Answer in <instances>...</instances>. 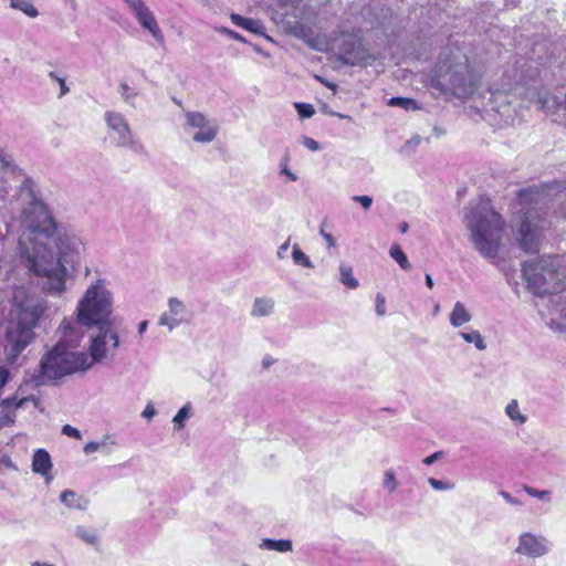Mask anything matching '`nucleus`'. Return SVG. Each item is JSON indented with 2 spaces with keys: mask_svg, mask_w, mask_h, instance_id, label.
I'll use <instances>...</instances> for the list:
<instances>
[{
  "mask_svg": "<svg viewBox=\"0 0 566 566\" xmlns=\"http://www.w3.org/2000/svg\"><path fill=\"white\" fill-rule=\"evenodd\" d=\"M51 469L52 461L49 452L44 449H38L32 458V471L48 479Z\"/></svg>",
  "mask_w": 566,
  "mask_h": 566,
  "instance_id": "f3484780",
  "label": "nucleus"
},
{
  "mask_svg": "<svg viewBox=\"0 0 566 566\" xmlns=\"http://www.w3.org/2000/svg\"><path fill=\"white\" fill-rule=\"evenodd\" d=\"M221 31L226 34H228L230 38L234 39V40H238V41H243V38L235 31H232L230 29H227V28H222Z\"/></svg>",
  "mask_w": 566,
  "mask_h": 566,
  "instance_id": "6e6d98bb",
  "label": "nucleus"
},
{
  "mask_svg": "<svg viewBox=\"0 0 566 566\" xmlns=\"http://www.w3.org/2000/svg\"><path fill=\"white\" fill-rule=\"evenodd\" d=\"M334 45L339 59L347 65H368L375 57L364 46L361 38L356 32L342 31L335 39Z\"/></svg>",
  "mask_w": 566,
  "mask_h": 566,
  "instance_id": "1a4fd4ad",
  "label": "nucleus"
},
{
  "mask_svg": "<svg viewBox=\"0 0 566 566\" xmlns=\"http://www.w3.org/2000/svg\"><path fill=\"white\" fill-rule=\"evenodd\" d=\"M112 311L113 295L107 289L105 279H97L91 283L76 306L78 322L83 323L86 328L94 327V325L106 327V323H111Z\"/></svg>",
  "mask_w": 566,
  "mask_h": 566,
  "instance_id": "423d86ee",
  "label": "nucleus"
},
{
  "mask_svg": "<svg viewBox=\"0 0 566 566\" xmlns=\"http://www.w3.org/2000/svg\"><path fill=\"white\" fill-rule=\"evenodd\" d=\"M390 106H398L406 111H416L419 108L417 102L408 97H391L388 102Z\"/></svg>",
  "mask_w": 566,
  "mask_h": 566,
  "instance_id": "c756f323",
  "label": "nucleus"
},
{
  "mask_svg": "<svg viewBox=\"0 0 566 566\" xmlns=\"http://www.w3.org/2000/svg\"><path fill=\"white\" fill-rule=\"evenodd\" d=\"M62 433L67 437H71V438H75V439H81V437H82L80 430L72 427L71 424H64L62 427Z\"/></svg>",
  "mask_w": 566,
  "mask_h": 566,
  "instance_id": "c03bdc74",
  "label": "nucleus"
},
{
  "mask_svg": "<svg viewBox=\"0 0 566 566\" xmlns=\"http://www.w3.org/2000/svg\"><path fill=\"white\" fill-rule=\"evenodd\" d=\"M118 92H119L122 99L126 104H128L133 107L135 106L134 99L138 95V93L135 90H133L126 82L119 83Z\"/></svg>",
  "mask_w": 566,
  "mask_h": 566,
  "instance_id": "c85d7f7f",
  "label": "nucleus"
},
{
  "mask_svg": "<svg viewBox=\"0 0 566 566\" xmlns=\"http://www.w3.org/2000/svg\"><path fill=\"white\" fill-rule=\"evenodd\" d=\"M460 336L467 343H473L479 350H484L486 348V344L479 331L473 329L471 332H461Z\"/></svg>",
  "mask_w": 566,
  "mask_h": 566,
  "instance_id": "a878e982",
  "label": "nucleus"
},
{
  "mask_svg": "<svg viewBox=\"0 0 566 566\" xmlns=\"http://www.w3.org/2000/svg\"><path fill=\"white\" fill-rule=\"evenodd\" d=\"M230 18L235 25L241 27L244 30L251 31L253 33L260 32L261 25L253 19L244 18L238 13H232Z\"/></svg>",
  "mask_w": 566,
  "mask_h": 566,
  "instance_id": "5701e85b",
  "label": "nucleus"
},
{
  "mask_svg": "<svg viewBox=\"0 0 566 566\" xmlns=\"http://www.w3.org/2000/svg\"><path fill=\"white\" fill-rule=\"evenodd\" d=\"M29 400H34L33 396L31 397H22V398H18L17 395L12 396V397H9V398H6L2 400L1 402V406L4 407V408H13V409H18V408H23L24 405L29 401Z\"/></svg>",
  "mask_w": 566,
  "mask_h": 566,
  "instance_id": "473e14b6",
  "label": "nucleus"
},
{
  "mask_svg": "<svg viewBox=\"0 0 566 566\" xmlns=\"http://www.w3.org/2000/svg\"><path fill=\"white\" fill-rule=\"evenodd\" d=\"M557 258L547 256L539 260L525 261L522 272L527 289L536 295L557 293L559 285H552L556 279Z\"/></svg>",
  "mask_w": 566,
  "mask_h": 566,
  "instance_id": "0eeeda50",
  "label": "nucleus"
},
{
  "mask_svg": "<svg viewBox=\"0 0 566 566\" xmlns=\"http://www.w3.org/2000/svg\"><path fill=\"white\" fill-rule=\"evenodd\" d=\"M97 327L98 333L95 336L91 337V343L88 347V361L91 367L95 363L102 361L106 357V344L107 338L112 340V347L114 349L119 347V338L116 332L112 331V323H106V327L103 325H94Z\"/></svg>",
  "mask_w": 566,
  "mask_h": 566,
  "instance_id": "9b49d317",
  "label": "nucleus"
},
{
  "mask_svg": "<svg viewBox=\"0 0 566 566\" xmlns=\"http://www.w3.org/2000/svg\"><path fill=\"white\" fill-rule=\"evenodd\" d=\"M45 310L46 303L42 298L29 295L23 289L14 292L10 321L3 339L7 363L21 364L20 356L34 340V328Z\"/></svg>",
  "mask_w": 566,
  "mask_h": 566,
  "instance_id": "f03ea898",
  "label": "nucleus"
},
{
  "mask_svg": "<svg viewBox=\"0 0 566 566\" xmlns=\"http://www.w3.org/2000/svg\"><path fill=\"white\" fill-rule=\"evenodd\" d=\"M270 364H271V361H270L269 359H266V358H265V359L263 360V365H264V366H269Z\"/></svg>",
  "mask_w": 566,
  "mask_h": 566,
  "instance_id": "69168bd1",
  "label": "nucleus"
},
{
  "mask_svg": "<svg viewBox=\"0 0 566 566\" xmlns=\"http://www.w3.org/2000/svg\"><path fill=\"white\" fill-rule=\"evenodd\" d=\"M155 415H156V409L154 408V406L151 403H148L142 413V416L146 419H151Z\"/></svg>",
  "mask_w": 566,
  "mask_h": 566,
  "instance_id": "864d4df0",
  "label": "nucleus"
},
{
  "mask_svg": "<svg viewBox=\"0 0 566 566\" xmlns=\"http://www.w3.org/2000/svg\"><path fill=\"white\" fill-rule=\"evenodd\" d=\"M552 549V544L547 537L531 532L522 533L518 536V544L515 553L528 558H539L547 555Z\"/></svg>",
  "mask_w": 566,
  "mask_h": 566,
  "instance_id": "f8f14e48",
  "label": "nucleus"
},
{
  "mask_svg": "<svg viewBox=\"0 0 566 566\" xmlns=\"http://www.w3.org/2000/svg\"><path fill=\"white\" fill-rule=\"evenodd\" d=\"M302 143H303V145H304L307 149H310V150H312V151H317V150H319V148H321V147H319L318 142H316L315 139H313V138H311V137H307V136H304V137H303Z\"/></svg>",
  "mask_w": 566,
  "mask_h": 566,
  "instance_id": "09e8293b",
  "label": "nucleus"
},
{
  "mask_svg": "<svg viewBox=\"0 0 566 566\" xmlns=\"http://www.w3.org/2000/svg\"><path fill=\"white\" fill-rule=\"evenodd\" d=\"M60 500L67 507H80L81 497L76 495L75 492L71 490H65L61 493Z\"/></svg>",
  "mask_w": 566,
  "mask_h": 566,
  "instance_id": "72a5a7b5",
  "label": "nucleus"
},
{
  "mask_svg": "<svg viewBox=\"0 0 566 566\" xmlns=\"http://www.w3.org/2000/svg\"><path fill=\"white\" fill-rule=\"evenodd\" d=\"M65 2L70 6L71 9L76 10L77 3L75 0H65Z\"/></svg>",
  "mask_w": 566,
  "mask_h": 566,
  "instance_id": "e2e57ef3",
  "label": "nucleus"
},
{
  "mask_svg": "<svg viewBox=\"0 0 566 566\" xmlns=\"http://www.w3.org/2000/svg\"><path fill=\"white\" fill-rule=\"evenodd\" d=\"M338 117L340 118H345L346 116L345 115H342V114H336Z\"/></svg>",
  "mask_w": 566,
  "mask_h": 566,
  "instance_id": "338daca9",
  "label": "nucleus"
},
{
  "mask_svg": "<svg viewBox=\"0 0 566 566\" xmlns=\"http://www.w3.org/2000/svg\"><path fill=\"white\" fill-rule=\"evenodd\" d=\"M84 327L86 326L78 322L77 317L75 319L64 318L59 327L60 338L56 344H62V347L75 350L84 337Z\"/></svg>",
  "mask_w": 566,
  "mask_h": 566,
  "instance_id": "2eb2a0df",
  "label": "nucleus"
},
{
  "mask_svg": "<svg viewBox=\"0 0 566 566\" xmlns=\"http://www.w3.org/2000/svg\"><path fill=\"white\" fill-rule=\"evenodd\" d=\"M190 417V406L189 403L181 407L178 412L172 418V422L175 424V428L181 429L184 427L185 420H187Z\"/></svg>",
  "mask_w": 566,
  "mask_h": 566,
  "instance_id": "c9c22d12",
  "label": "nucleus"
},
{
  "mask_svg": "<svg viewBox=\"0 0 566 566\" xmlns=\"http://www.w3.org/2000/svg\"><path fill=\"white\" fill-rule=\"evenodd\" d=\"M301 0H290L293 6H297Z\"/></svg>",
  "mask_w": 566,
  "mask_h": 566,
  "instance_id": "0e129e2a",
  "label": "nucleus"
},
{
  "mask_svg": "<svg viewBox=\"0 0 566 566\" xmlns=\"http://www.w3.org/2000/svg\"><path fill=\"white\" fill-rule=\"evenodd\" d=\"M293 262L307 269H313L314 264L311 259L298 248L297 244L293 247L292 251Z\"/></svg>",
  "mask_w": 566,
  "mask_h": 566,
  "instance_id": "cd10ccee",
  "label": "nucleus"
},
{
  "mask_svg": "<svg viewBox=\"0 0 566 566\" xmlns=\"http://www.w3.org/2000/svg\"><path fill=\"white\" fill-rule=\"evenodd\" d=\"M443 455V452L442 451H437L428 457H426L422 462L426 464V465H431L433 464L436 461H438L439 459H441Z\"/></svg>",
  "mask_w": 566,
  "mask_h": 566,
  "instance_id": "8fccbe9b",
  "label": "nucleus"
},
{
  "mask_svg": "<svg viewBox=\"0 0 566 566\" xmlns=\"http://www.w3.org/2000/svg\"><path fill=\"white\" fill-rule=\"evenodd\" d=\"M524 193H525V191H524V190H522V191L520 192V197H523V196H524Z\"/></svg>",
  "mask_w": 566,
  "mask_h": 566,
  "instance_id": "774afa93",
  "label": "nucleus"
},
{
  "mask_svg": "<svg viewBox=\"0 0 566 566\" xmlns=\"http://www.w3.org/2000/svg\"><path fill=\"white\" fill-rule=\"evenodd\" d=\"M104 117L111 132V139L115 146L128 148L139 156L148 155L144 144L135 137L126 117L122 113L107 111Z\"/></svg>",
  "mask_w": 566,
  "mask_h": 566,
  "instance_id": "6e6552de",
  "label": "nucleus"
},
{
  "mask_svg": "<svg viewBox=\"0 0 566 566\" xmlns=\"http://www.w3.org/2000/svg\"><path fill=\"white\" fill-rule=\"evenodd\" d=\"M185 117L186 127L199 129V132L192 136L196 143L207 144L216 138L218 126L211 123L205 114L200 112H186Z\"/></svg>",
  "mask_w": 566,
  "mask_h": 566,
  "instance_id": "4468645a",
  "label": "nucleus"
},
{
  "mask_svg": "<svg viewBox=\"0 0 566 566\" xmlns=\"http://www.w3.org/2000/svg\"><path fill=\"white\" fill-rule=\"evenodd\" d=\"M424 281H426V285L429 287V289H432L433 287V280L431 277L430 274H426L424 276Z\"/></svg>",
  "mask_w": 566,
  "mask_h": 566,
  "instance_id": "bf43d9fd",
  "label": "nucleus"
},
{
  "mask_svg": "<svg viewBox=\"0 0 566 566\" xmlns=\"http://www.w3.org/2000/svg\"><path fill=\"white\" fill-rule=\"evenodd\" d=\"M398 486L396 474L392 470H387L384 474V488L392 493Z\"/></svg>",
  "mask_w": 566,
  "mask_h": 566,
  "instance_id": "4c0bfd02",
  "label": "nucleus"
},
{
  "mask_svg": "<svg viewBox=\"0 0 566 566\" xmlns=\"http://www.w3.org/2000/svg\"><path fill=\"white\" fill-rule=\"evenodd\" d=\"M319 233L324 238V240L326 241L327 245L329 248L334 247L335 245V239L334 237L326 232L325 229H324V224H322L321 229H319Z\"/></svg>",
  "mask_w": 566,
  "mask_h": 566,
  "instance_id": "3c124183",
  "label": "nucleus"
},
{
  "mask_svg": "<svg viewBox=\"0 0 566 566\" xmlns=\"http://www.w3.org/2000/svg\"><path fill=\"white\" fill-rule=\"evenodd\" d=\"M430 86L440 94L464 98L473 94L476 77L472 72L469 59L459 49H444L429 74Z\"/></svg>",
  "mask_w": 566,
  "mask_h": 566,
  "instance_id": "7ed1b4c3",
  "label": "nucleus"
},
{
  "mask_svg": "<svg viewBox=\"0 0 566 566\" xmlns=\"http://www.w3.org/2000/svg\"><path fill=\"white\" fill-rule=\"evenodd\" d=\"M274 311V301L271 297H255L251 308L253 317L269 316Z\"/></svg>",
  "mask_w": 566,
  "mask_h": 566,
  "instance_id": "a211bd4d",
  "label": "nucleus"
},
{
  "mask_svg": "<svg viewBox=\"0 0 566 566\" xmlns=\"http://www.w3.org/2000/svg\"><path fill=\"white\" fill-rule=\"evenodd\" d=\"M352 199L353 201L359 203L364 210H369L373 205V198L370 196H354Z\"/></svg>",
  "mask_w": 566,
  "mask_h": 566,
  "instance_id": "37998d69",
  "label": "nucleus"
},
{
  "mask_svg": "<svg viewBox=\"0 0 566 566\" xmlns=\"http://www.w3.org/2000/svg\"><path fill=\"white\" fill-rule=\"evenodd\" d=\"M389 255L400 265L402 270L408 271L411 269V264L399 244L395 243L390 247Z\"/></svg>",
  "mask_w": 566,
  "mask_h": 566,
  "instance_id": "393cba45",
  "label": "nucleus"
},
{
  "mask_svg": "<svg viewBox=\"0 0 566 566\" xmlns=\"http://www.w3.org/2000/svg\"><path fill=\"white\" fill-rule=\"evenodd\" d=\"M492 97L494 98V103L499 104L496 107L494 106L493 109L501 114L502 116H510L509 109H506V105L504 103H507V106H510L511 102L507 101V95L502 92H495L492 93Z\"/></svg>",
  "mask_w": 566,
  "mask_h": 566,
  "instance_id": "bb28decb",
  "label": "nucleus"
},
{
  "mask_svg": "<svg viewBox=\"0 0 566 566\" xmlns=\"http://www.w3.org/2000/svg\"><path fill=\"white\" fill-rule=\"evenodd\" d=\"M49 76L52 80H55V81L59 82L60 91H61L60 92V96H63V95H65L69 92V87L66 86L65 81L63 78H61L56 73L50 72Z\"/></svg>",
  "mask_w": 566,
  "mask_h": 566,
  "instance_id": "de8ad7c7",
  "label": "nucleus"
},
{
  "mask_svg": "<svg viewBox=\"0 0 566 566\" xmlns=\"http://www.w3.org/2000/svg\"><path fill=\"white\" fill-rule=\"evenodd\" d=\"M90 368L91 364L85 352L71 350L62 347V344H55L42 355L39 369L32 374L31 381L39 387Z\"/></svg>",
  "mask_w": 566,
  "mask_h": 566,
  "instance_id": "39448f33",
  "label": "nucleus"
},
{
  "mask_svg": "<svg viewBox=\"0 0 566 566\" xmlns=\"http://www.w3.org/2000/svg\"><path fill=\"white\" fill-rule=\"evenodd\" d=\"M464 222L475 250L488 260H495L503 238L504 221L494 211L490 199L471 201L464 209Z\"/></svg>",
  "mask_w": 566,
  "mask_h": 566,
  "instance_id": "20e7f679",
  "label": "nucleus"
},
{
  "mask_svg": "<svg viewBox=\"0 0 566 566\" xmlns=\"http://www.w3.org/2000/svg\"><path fill=\"white\" fill-rule=\"evenodd\" d=\"M517 240L520 248L525 253L534 254L539 251L542 234L538 228L526 218L521 222Z\"/></svg>",
  "mask_w": 566,
  "mask_h": 566,
  "instance_id": "dca6fc26",
  "label": "nucleus"
},
{
  "mask_svg": "<svg viewBox=\"0 0 566 566\" xmlns=\"http://www.w3.org/2000/svg\"><path fill=\"white\" fill-rule=\"evenodd\" d=\"M105 447H106L105 441H102V442L91 441L84 446L83 451L85 454H91L93 452L104 449Z\"/></svg>",
  "mask_w": 566,
  "mask_h": 566,
  "instance_id": "79ce46f5",
  "label": "nucleus"
},
{
  "mask_svg": "<svg viewBox=\"0 0 566 566\" xmlns=\"http://www.w3.org/2000/svg\"><path fill=\"white\" fill-rule=\"evenodd\" d=\"M31 566H56V565L51 564V563H42V562H38V560H36V562H33V563L31 564Z\"/></svg>",
  "mask_w": 566,
  "mask_h": 566,
  "instance_id": "680f3d73",
  "label": "nucleus"
},
{
  "mask_svg": "<svg viewBox=\"0 0 566 566\" xmlns=\"http://www.w3.org/2000/svg\"><path fill=\"white\" fill-rule=\"evenodd\" d=\"M339 281L349 290H355L359 285L358 281L354 277L353 268L346 263H340L339 265Z\"/></svg>",
  "mask_w": 566,
  "mask_h": 566,
  "instance_id": "412c9836",
  "label": "nucleus"
},
{
  "mask_svg": "<svg viewBox=\"0 0 566 566\" xmlns=\"http://www.w3.org/2000/svg\"><path fill=\"white\" fill-rule=\"evenodd\" d=\"M500 495L509 503V504H512V505H520V501L517 499H515L514 496H512L509 492L506 491H501L500 492Z\"/></svg>",
  "mask_w": 566,
  "mask_h": 566,
  "instance_id": "603ef678",
  "label": "nucleus"
},
{
  "mask_svg": "<svg viewBox=\"0 0 566 566\" xmlns=\"http://www.w3.org/2000/svg\"><path fill=\"white\" fill-rule=\"evenodd\" d=\"M375 310L379 316H384L386 314L385 297L381 294H377L376 296Z\"/></svg>",
  "mask_w": 566,
  "mask_h": 566,
  "instance_id": "a18cd8bd",
  "label": "nucleus"
},
{
  "mask_svg": "<svg viewBox=\"0 0 566 566\" xmlns=\"http://www.w3.org/2000/svg\"><path fill=\"white\" fill-rule=\"evenodd\" d=\"M294 106H295L297 114L300 115L301 118H310L315 114V109H314L313 105H311V104L295 103Z\"/></svg>",
  "mask_w": 566,
  "mask_h": 566,
  "instance_id": "ea45409f",
  "label": "nucleus"
},
{
  "mask_svg": "<svg viewBox=\"0 0 566 566\" xmlns=\"http://www.w3.org/2000/svg\"><path fill=\"white\" fill-rule=\"evenodd\" d=\"M147 326H148V322H147V321H142V322L138 324V334H139V335H143V334L146 332Z\"/></svg>",
  "mask_w": 566,
  "mask_h": 566,
  "instance_id": "13d9d810",
  "label": "nucleus"
},
{
  "mask_svg": "<svg viewBox=\"0 0 566 566\" xmlns=\"http://www.w3.org/2000/svg\"><path fill=\"white\" fill-rule=\"evenodd\" d=\"M14 413L0 409V427L7 426L13 421Z\"/></svg>",
  "mask_w": 566,
  "mask_h": 566,
  "instance_id": "49530a36",
  "label": "nucleus"
},
{
  "mask_svg": "<svg viewBox=\"0 0 566 566\" xmlns=\"http://www.w3.org/2000/svg\"><path fill=\"white\" fill-rule=\"evenodd\" d=\"M75 535L90 545H94L98 541L95 531L84 526H77L75 530Z\"/></svg>",
  "mask_w": 566,
  "mask_h": 566,
  "instance_id": "7c9ffc66",
  "label": "nucleus"
},
{
  "mask_svg": "<svg viewBox=\"0 0 566 566\" xmlns=\"http://www.w3.org/2000/svg\"><path fill=\"white\" fill-rule=\"evenodd\" d=\"M10 8L23 12L29 18L39 15L38 9L33 6L32 0H9Z\"/></svg>",
  "mask_w": 566,
  "mask_h": 566,
  "instance_id": "4be33fe9",
  "label": "nucleus"
},
{
  "mask_svg": "<svg viewBox=\"0 0 566 566\" xmlns=\"http://www.w3.org/2000/svg\"><path fill=\"white\" fill-rule=\"evenodd\" d=\"M408 229H409V226H408V223H407V222H401V223L399 224V231H400L401 233H406V232L408 231Z\"/></svg>",
  "mask_w": 566,
  "mask_h": 566,
  "instance_id": "052dcab7",
  "label": "nucleus"
},
{
  "mask_svg": "<svg viewBox=\"0 0 566 566\" xmlns=\"http://www.w3.org/2000/svg\"><path fill=\"white\" fill-rule=\"evenodd\" d=\"M123 2L137 23L147 31L159 45H164V32L159 27L155 13L146 4L145 0H123Z\"/></svg>",
  "mask_w": 566,
  "mask_h": 566,
  "instance_id": "9d476101",
  "label": "nucleus"
},
{
  "mask_svg": "<svg viewBox=\"0 0 566 566\" xmlns=\"http://www.w3.org/2000/svg\"><path fill=\"white\" fill-rule=\"evenodd\" d=\"M22 208L19 253L25 268L45 277L43 290L51 295L65 291L67 270L83 250V242L74 233L57 231V223L42 200L39 186L31 177H24L18 192Z\"/></svg>",
  "mask_w": 566,
  "mask_h": 566,
  "instance_id": "f257e3e1",
  "label": "nucleus"
},
{
  "mask_svg": "<svg viewBox=\"0 0 566 566\" xmlns=\"http://www.w3.org/2000/svg\"><path fill=\"white\" fill-rule=\"evenodd\" d=\"M289 160H290V157H289V154H286L280 163V175L286 176L289 178V180H291V181H296L297 176L294 172H292L287 167Z\"/></svg>",
  "mask_w": 566,
  "mask_h": 566,
  "instance_id": "a19ab883",
  "label": "nucleus"
},
{
  "mask_svg": "<svg viewBox=\"0 0 566 566\" xmlns=\"http://www.w3.org/2000/svg\"><path fill=\"white\" fill-rule=\"evenodd\" d=\"M427 481L436 491H448L454 488V484L450 481H442L434 478H429Z\"/></svg>",
  "mask_w": 566,
  "mask_h": 566,
  "instance_id": "58836bf2",
  "label": "nucleus"
},
{
  "mask_svg": "<svg viewBox=\"0 0 566 566\" xmlns=\"http://www.w3.org/2000/svg\"><path fill=\"white\" fill-rule=\"evenodd\" d=\"M523 491L532 496V497H536L541 501H544V502H549L551 501V491H547V490H537V489H534L530 485H523Z\"/></svg>",
  "mask_w": 566,
  "mask_h": 566,
  "instance_id": "f704fd0d",
  "label": "nucleus"
},
{
  "mask_svg": "<svg viewBox=\"0 0 566 566\" xmlns=\"http://www.w3.org/2000/svg\"><path fill=\"white\" fill-rule=\"evenodd\" d=\"M11 172L22 175V170L13 163L10 156L0 149V180L4 179L3 174Z\"/></svg>",
  "mask_w": 566,
  "mask_h": 566,
  "instance_id": "b1692460",
  "label": "nucleus"
},
{
  "mask_svg": "<svg viewBox=\"0 0 566 566\" xmlns=\"http://www.w3.org/2000/svg\"><path fill=\"white\" fill-rule=\"evenodd\" d=\"M505 412L507 417L514 421H518L520 423H524L526 421V417L520 412L518 403L516 400H512L507 403Z\"/></svg>",
  "mask_w": 566,
  "mask_h": 566,
  "instance_id": "2f4dec72",
  "label": "nucleus"
},
{
  "mask_svg": "<svg viewBox=\"0 0 566 566\" xmlns=\"http://www.w3.org/2000/svg\"><path fill=\"white\" fill-rule=\"evenodd\" d=\"M509 77L507 86L509 91L515 88L516 86H525L527 84L526 76L523 74V72H518L517 70L514 72V74L506 75Z\"/></svg>",
  "mask_w": 566,
  "mask_h": 566,
  "instance_id": "e433bc0d",
  "label": "nucleus"
},
{
  "mask_svg": "<svg viewBox=\"0 0 566 566\" xmlns=\"http://www.w3.org/2000/svg\"><path fill=\"white\" fill-rule=\"evenodd\" d=\"M167 304L168 310L159 316V326H165L171 332L180 324L189 323L191 321L192 313L187 308L186 304L181 300L177 297H169Z\"/></svg>",
  "mask_w": 566,
  "mask_h": 566,
  "instance_id": "ddd939ff",
  "label": "nucleus"
},
{
  "mask_svg": "<svg viewBox=\"0 0 566 566\" xmlns=\"http://www.w3.org/2000/svg\"><path fill=\"white\" fill-rule=\"evenodd\" d=\"M472 319V315L469 313L462 302H455L452 312L450 313V324L453 327H461Z\"/></svg>",
  "mask_w": 566,
  "mask_h": 566,
  "instance_id": "6ab92c4d",
  "label": "nucleus"
},
{
  "mask_svg": "<svg viewBox=\"0 0 566 566\" xmlns=\"http://www.w3.org/2000/svg\"><path fill=\"white\" fill-rule=\"evenodd\" d=\"M259 547L266 551H275L279 553H287L293 548L292 541L290 539H273L264 538L260 543Z\"/></svg>",
  "mask_w": 566,
  "mask_h": 566,
  "instance_id": "aec40b11",
  "label": "nucleus"
},
{
  "mask_svg": "<svg viewBox=\"0 0 566 566\" xmlns=\"http://www.w3.org/2000/svg\"><path fill=\"white\" fill-rule=\"evenodd\" d=\"M289 247H290V238L279 247L277 252H276V255L279 259H283L285 256V253L289 250Z\"/></svg>",
  "mask_w": 566,
  "mask_h": 566,
  "instance_id": "5fc2aeb1",
  "label": "nucleus"
},
{
  "mask_svg": "<svg viewBox=\"0 0 566 566\" xmlns=\"http://www.w3.org/2000/svg\"><path fill=\"white\" fill-rule=\"evenodd\" d=\"M549 97L548 96H542L538 98V102L542 104V108H548L549 107Z\"/></svg>",
  "mask_w": 566,
  "mask_h": 566,
  "instance_id": "4d7b16f0",
  "label": "nucleus"
}]
</instances>
